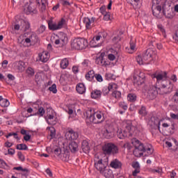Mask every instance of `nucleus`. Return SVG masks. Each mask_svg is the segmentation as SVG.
I'll use <instances>...</instances> for the list:
<instances>
[{
  "label": "nucleus",
  "mask_w": 178,
  "mask_h": 178,
  "mask_svg": "<svg viewBox=\"0 0 178 178\" xmlns=\"http://www.w3.org/2000/svg\"><path fill=\"white\" fill-rule=\"evenodd\" d=\"M104 136L106 138L109 140V139L112 138V137H113V133H112V131H111L108 129H106L104 131Z\"/></svg>",
  "instance_id": "39"
},
{
  "label": "nucleus",
  "mask_w": 178,
  "mask_h": 178,
  "mask_svg": "<svg viewBox=\"0 0 178 178\" xmlns=\"http://www.w3.org/2000/svg\"><path fill=\"white\" fill-rule=\"evenodd\" d=\"M16 148L17 149H19L20 151H27V149H29V147H27V145L26 144H23V143L17 145Z\"/></svg>",
  "instance_id": "38"
},
{
  "label": "nucleus",
  "mask_w": 178,
  "mask_h": 178,
  "mask_svg": "<svg viewBox=\"0 0 178 178\" xmlns=\"http://www.w3.org/2000/svg\"><path fill=\"white\" fill-rule=\"evenodd\" d=\"M39 59L41 62L45 63V62H48L49 59V56H48V52L43 51L42 54H39Z\"/></svg>",
  "instance_id": "24"
},
{
  "label": "nucleus",
  "mask_w": 178,
  "mask_h": 178,
  "mask_svg": "<svg viewBox=\"0 0 178 178\" xmlns=\"http://www.w3.org/2000/svg\"><path fill=\"white\" fill-rule=\"evenodd\" d=\"M123 32H120V34L114 36L112 39V42L114 45H115L116 48H120V44H119V42H120V40H122V38L120 35H122Z\"/></svg>",
  "instance_id": "15"
},
{
  "label": "nucleus",
  "mask_w": 178,
  "mask_h": 178,
  "mask_svg": "<svg viewBox=\"0 0 178 178\" xmlns=\"http://www.w3.org/2000/svg\"><path fill=\"white\" fill-rule=\"evenodd\" d=\"M65 138L69 140V141L77 140L79 138V132L73 130L72 128H67L66 129Z\"/></svg>",
  "instance_id": "8"
},
{
  "label": "nucleus",
  "mask_w": 178,
  "mask_h": 178,
  "mask_svg": "<svg viewBox=\"0 0 178 178\" xmlns=\"http://www.w3.org/2000/svg\"><path fill=\"white\" fill-rule=\"evenodd\" d=\"M143 60L146 62L147 64H149L152 60H156L158 59V56H156V51L149 48L145 50L143 54Z\"/></svg>",
  "instance_id": "4"
},
{
  "label": "nucleus",
  "mask_w": 178,
  "mask_h": 178,
  "mask_svg": "<svg viewBox=\"0 0 178 178\" xmlns=\"http://www.w3.org/2000/svg\"><path fill=\"white\" fill-rule=\"evenodd\" d=\"M154 79H156V83H160L161 87L159 88L160 95L170 94L173 91V85L172 81L168 80V72H161L159 74L154 75Z\"/></svg>",
  "instance_id": "1"
},
{
  "label": "nucleus",
  "mask_w": 178,
  "mask_h": 178,
  "mask_svg": "<svg viewBox=\"0 0 178 178\" xmlns=\"http://www.w3.org/2000/svg\"><path fill=\"white\" fill-rule=\"evenodd\" d=\"M163 16L166 19H173V8L169 3H163L162 4Z\"/></svg>",
  "instance_id": "5"
},
{
  "label": "nucleus",
  "mask_w": 178,
  "mask_h": 178,
  "mask_svg": "<svg viewBox=\"0 0 178 178\" xmlns=\"http://www.w3.org/2000/svg\"><path fill=\"white\" fill-rule=\"evenodd\" d=\"M47 129H49L50 131V140H52V138H55V137L56 136V129H55V127H47Z\"/></svg>",
  "instance_id": "36"
},
{
  "label": "nucleus",
  "mask_w": 178,
  "mask_h": 178,
  "mask_svg": "<svg viewBox=\"0 0 178 178\" xmlns=\"http://www.w3.org/2000/svg\"><path fill=\"white\" fill-rule=\"evenodd\" d=\"M24 12L26 15L37 14V5L34 3H31L26 8H24Z\"/></svg>",
  "instance_id": "11"
},
{
  "label": "nucleus",
  "mask_w": 178,
  "mask_h": 178,
  "mask_svg": "<svg viewBox=\"0 0 178 178\" xmlns=\"http://www.w3.org/2000/svg\"><path fill=\"white\" fill-rule=\"evenodd\" d=\"M65 23H66V20L65 19L62 18L60 19V21L58 22V23L57 24L58 30H60V29H62V27H63V24H65Z\"/></svg>",
  "instance_id": "49"
},
{
  "label": "nucleus",
  "mask_w": 178,
  "mask_h": 178,
  "mask_svg": "<svg viewBox=\"0 0 178 178\" xmlns=\"http://www.w3.org/2000/svg\"><path fill=\"white\" fill-rule=\"evenodd\" d=\"M111 143H105L102 146V149L104 155L109 156V152L111 151Z\"/></svg>",
  "instance_id": "21"
},
{
  "label": "nucleus",
  "mask_w": 178,
  "mask_h": 178,
  "mask_svg": "<svg viewBox=\"0 0 178 178\" xmlns=\"http://www.w3.org/2000/svg\"><path fill=\"white\" fill-rule=\"evenodd\" d=\"M15 65L17 66V69L19 72H24V66H26V63L22 60L16 61Z\"/></svg>",
  "instance_id": "26"
},
{
  "label": "nucleus",
  "mask_w": 178,
  "mask_h": 178,
  "mask_svg": "<svg viewBox=\"0 0 178 178\" xmlns=\"http://www.w3.org/2000/svg\"><path fill=\"white\" fill-rule=\"evenodd\" d=\"M112 96L114 97V98H115L116 99H118L120 98V97H122V93L120 92V91L113 90L112 92Z\"/></svg>",
  "instance_id": "46"
},
{
  "label": "nucleus",
  "mask_w": 178,
  "mask_h": 178,
  "mask_svg": "<svg viewBox=\"0 0 178 178\" xmlns=\"http://www.w3.org/2000/svg\"><path fill=\"white\" fill-rule=\"evenodd\" d=\"M58 37L59 40L61 42V47H63V45H66V44H67V36H66L65 33H60Z\"/></svg>",
  "instance_id": "22"
},
{
  "label": "nucleus",
  "mask_w": 178,
  "mask_h": 178,
  "mask_svg": "<svg viewBox=\"0 0 178 178\" xmlns=\"http://www.w3.org/2000/svg\"><path fill=\"white\" fill-rule=\"evenodd\" d=\"M107 88L109 90V91H112L113 88H116V84L115 83H110Z\"/></svg>",
  "instance_id": "63"
},
{
  "label": "nucleus",
  "mask_w": 178,
  "mask_h": 178,
  "mask_svg": "<svg viewBox=\"0 0 178 178\" xmlns=\"http://www.w3.org/2000/svg\"><path fill=\"white\" fill-rule=\"evenodd\" d=\"M29 38H31V42H33V44H37L38 41H40V38H38V36L37 35V33L34 32H30Z\"/></svg>",
  "instance_id": "27"
},
{
  "label": "nucleus",
  "mask_w": 178,
  "mask_h": 178,
  "mask_svg": "<svg viewBox=\"0 0 178 178\" xmlns=\"http://www.w3.org/2000/svg\"><path fill=\"white\" fill-rule=\"evenodd\" d=\"M117 154H119V147H118V145L111 143L110 146L109 156H111V155H117Z\"/></svg>",
  "instance_id": "19"
},
{
  "label": "nucleus",
  "mask_w": 178,
  "mask_h": 178,
  "mask_svg": "<svg viewBox=\"0 0 178 178\" xmlns=\"http://www.w3.org/2000/svg\"><path fill=\"white\" fill-rule=\"evenodd\" d=\"M9 100L6 99H3V97H2V96H0V105L1 106H2L3 108H8V106H9Z\"/></svg>",
  "instance_id": "32"
},
{
  "label": "nucleus",
  "mask_w": 178,
  "mask_h": 178,
  "mask_svg": "<svg viewBox=\"0 0 178 178\" xmlns=\"http://www.w3.org/2000/svg\"><path fill=\"white\" fill-rule=\"evenodd\" d=\"M95 22V17H92L91 19L89 17H84L83 18V23L86 25V29L87 30L91 29V24Z\"/></svg>",
  "instance_id": "13"
},
{
  "label": "nucleus",
  "mask_w": 178,
  "mask_h": 178,
  "mask_svg": "<svg viewBox=\"0 0 178 178\" xmlns=\"http://www.w3.org/2000/svg\"><path fill=\"white\" fill-rule=\"evenodd\" d=\"M131 166L134 169H140V163L138 161L133 162Z\"/></svg>",
  "instance_id": "57"
},
{
  "label": "nucleus",
  "mask_w": 178,
  "mask_h": 178,
  "mask_svg": "<svg viewBox=\"0 0 178 178\" xmlns=\"http://www.w3.org/2000/svg\"><path fill=\"white\" fill-rule=\"evenodd\" d=\"M45 114V109L43 108V107H40L38 110V112L33 114V116L35 115H40V116H44Z\"/></svg>",
  "instance_id": "41"
},
{
  "label": "nucleus",
  "mask_w": 178,
  "mask_h": 178,
  "mask_svg": "<svg viewBox=\"0 0 178 178\" xmlns=\"http://www.w3.org/2000/svg\"><path fill=\"white\" fill-rule=\"evenodd\" d=\"M131 144L135 147H137V145H140L141 143H140V140H138L137 138L132 139Z\"/></svg>",
  "instance_id": "53"
},
{
  "label": "nucleus",
  "mask_w": 178,
  "mask_h": 178,
  "mask_svg": "<svg viewBox=\"0 0 178 178\" xmlns=\"http://www.w3.org/2000/svg\"><path fill=\"white\" fill-rule=\"evenodd\" d=\"M69 66V60L67 58H63L60 63V67L61 69H66Z\"/></svg>",
  "instance_id": "35"
},
{
  "label": "nucleus",
  "mask_w": 178,
  "mask_h": 178,
  "mask_svg": "<svg viewBox=\"0 0 178 178\" xmlns=\"http://www.w3.org/2000/svg\"><path fill=\"white\" fill-rule=\"evenodd\" d=\"M135 148L143 153L147 152V154H145V156H148L154 154V148H152V145H147L146 146H144L143 143H140V145L135 147Z\"/></svg>",
  "instance_id": "6"
},
{
  "label": "nucleus",
  "mask_w": 178,
  "mask_h": 178,
  "mask_svg": "<svg viewBox=\"0 0 178 178\" xmlns=\"http://www.w3.org/2000/svg\"><path fill=\"white\" fill-rule=\"evenodd\" d=\"M122 127L124 130L118 129L117 131V137L120 140L126 138L128 136L131 137V136H137L138 134V129L137 127L133 126L131 121H125L122 124Z\"/></svg>",
  "instance_id": "2"
},
{
  "label": "nucleus",
  "mask_w": 178,
  "mask_h": 178,
  "mask_svg": "<svg viewBox=\"0 0 178 178\" xmlns=\"http://www.w3.org/2000/svg\"><path fill=\"white\" fill-rule=\"evenodd\" d=\"M127 99L129 102H136L137 101V95L135 93H129L127 95Z\"/></svg>",
  "instance_id": "34"
},
{
  "label": "nucleus",
  "mask_w": 178,
  "mask_h": 178,
  "mask_svg": "<svg viewBox=\"0 0 178 178\" xmlns=\"http://www.w3.org/2000/svg\"><path fill=\"white\" fill-rule=\"evenodd\" d=\"M115 58H116V57L112 54H110L108 55V59L109 60L113 61V60H115Z\"/></svg>",
  "instance_id": "64"
},
{
  "label": "nucleus",
  "mask_w": 178,
  "mask_h": 178,
  "mask_svg": "<svg viewBox=\"0 0 178 178\" xmlns=\"http://www.w3.org/2000/svg\"><path fill=\"white\" fill-rule=\"evenodd\" d=\"M136 61L138 63V65H144V63H147L146 61L144 60V56L143 57L141 56H138L136 57Z\"/></svg>",
  "instance_id": "44"
},
{
  "label": "nucleus",
  "mask_w": 178,
  "mask_h": 178,
  "mask_svg": "<svg viewBox=\"0 0 178 178\" xmlns=\"http://www.w3.org/2000/svg\"><path fill=\"white\" fill-rule=\"evenodd\" d=\"M144 83H145V74L143 72H140L137 80V84L138 86H142Z\"/></svg>",
  "instance_id": "25"
},
{
  "label": "nucleus",
  "mask_w": 178,
  "mask_h": 178,
  "mask_svg": "<svg viewBox=\"0 0 178 178\" xmlns=\"http://www.w3.org/2000/svg\"><path fill=\"white\" fill-rule=\"evenodd\" d=\"M159 88H160L156 87V86H150L147 90V98H149V99H155L158 94H161Z\"/></svg>",
  "instance_id": "7"
},
{
  "label": "nucleus",
  "mask_w": 178,
  "mask_h": 178,
  "mask_svg": "<svg viewBox=\"0 0 178 178\" xmlns=\"http://www.w3.org/2000/svg\"><path fill=\"white\" fill-rule=\"evenodd\" d=\"M133 154L134 156H136V158H140L143 156V155H144V153H143V152H141L140 150H138V149H136V148L134 149Z\"/></svg>",
  "instance_id": "40"
},
{
  "label": "nucleus",
  "mask_w": 178,
  "mask_h": 178,
  "mask_svg": "<svg viewBox=\"0 0 178 178\" xmlns=\"http://www.w3.org/2000/svg\"><path fill=\"white\" fill-rule=\"evenodd\" d=\"M119 105L120 108L124 109V111H127V104H126L124 102H120Z\"/></svg>",
  "instance_id": "61"
},
{
  "label": "nucleus",
  "mask_w": 178,
  "mask_h": 178,
  "mask_svg": "<svg viewBox=\"0 0 178 178\" xmlns=\"http://www.w3.org/2000/svg\"><path fill=\"white\" fill-rule=\"evenodd\" d=\"M49 30H51V31H56L58 30V26L56 24H54V21L52 19H49L47 21Z\"/></svg>",
  "instance_id": "28"
},
{
  "label": "nucleus",
  "mask_w": 178,
  "mask_h": 178,
  "mask_svg": "<svg viewBox=\"0 0 178 178\" xmlns=\"http://www.w3.org/2000/svg\"><path fill=\"white\" fill-rule=\"evenodd\" d=\"M22 23L24 24V31H27V30H29L31 27L30 26V22H27V21H25V20H22L21 21Z\"/></svg>",
  "instance_id": "47"
},
{
  "label": "nucleus",
  "mask_w": 178,
  "mask_h": 178,
  "mask_svg": "<svg viewBox=\"0 0 178 178\" xmlns=\"http://www.w3.org/2000/svg\"><path fill=\"white\" fill-rule=\"evenodd\" d=\"M55 116H54V113L47 114L46 120L48 124H51V126H55L56 124V120H55Z\"/></svg>",
  "instance_id": "16"
},
{
  "label": "nucleus",
  "mask_w": 178,
  "mask_h": 178,
  "mask_svg": "<svg viewBox=\"0 0 178 178\" xmlns=\"http://www.w3.org/2000/svg\"><path fill=\"white\" fill-rule=\"evenodd\" d=\"M106 164H104L102 163V159L99 160L97 163H95V168H96L97 170H99L100 173H104L106 169Z\"/></svg>",
  "instance_id": "12"
},
{
  "label": "nucleus",
  "mask_w": 178,
  "mask_h": 178,
  "mask_svg": "<svg viewBox=\"0 0 178 178\" xmlns=\"http://www.w3.org/2000/svg\"><path fill=\"white\" fill-rule=\"evenodd\" d=\"M102 93L104 95H108L109 94V90L108 89V87L103 88Z\"/></svg>",
  "instance_id": "62"
},
{
  "label": "nucleus",
  "mask_w": 178,
  "mask_h": 178,
  "mask_svg": "<svg viewBox=\"0 0 178 178\" xmlns=\"http://www.w3.org/2000/svg\"><path fill=\"white\" fill-rule=\"evenodd\" d=\"M104 15V20H106V22H108L109 20H111V13H106Z\"/></svg>",
  "instance_id": "55"
},
{
  "label": "nucleus",
  "mask_w": 178,
  "mask_h": 178,
  "mask_svg": "<svg viewBox=\"0 0 178 178\" xmlns=\"http://www.w3.org/2000/svg\"><path fill=\"white\" fill-rule=\"evenodd\" d=\"M139 115H141V116H147V108L145 106H142L141 108L138 110Z\"/></svg>",
  "instance_id": "37"
},
{
  "label": "nucleus",
  "mask_w": 178,
  "mask_h": 178,
  "mask_svg": "<svg viewBox=\"0 0 178 178\" xmlns=\"http://www.w3.org/2000/svg\"><path fill=\"white\" fill-rule=\"evenodd\" d=\"M69 149L74 154L79 151V145L75 141H71L69 143Z\"/></svg>",
  "instance_id": "17"
},
{
  "label": "nucleus",
  "mask_w": 178,
  "mask_h": 178,
  "mask_svg": "<svg viewBox=\"0 0 178 178\" xmlns=\"http://www.w3.org/2000/svg\"><path fill=\"white\" fill-rule=\"evenodd\" d=\"M95 77V74L94 70H90L86 74V79L89 81H92Z\"/></svg>",
  "instance_id": "31"
},
{
  "label": "nucleus",
  "mask_w": 178,
  "mask_h": 178,
  "mask_svg": "<svg viewBox=\"0 0 178 178\" xmlns=\"http://www.w3.org/2000/svg\"><path fill=\"white\" fill-rule=\"evenodd\" d=\"M26 72L29 77H33L35 73L34 72V69H33L31 67H28Z\"/></svg>",
  "instance_id": "42"
},
{
  "label": "nucleus",
  "mask_w": 178,
  "mask_h": 178,
  "mask_svg": "<svg viewBox=\"0 0 178 178\" xmlns=\"http://www.w3.org/2000/svg\"><path fill=\"white\" fill-rule=\"evenodd\" d=\"M81 148L83 152L85 154H88V152H90V143H88V141L87 140H83L81 143Z\"/></svg>",
  "instance_id": "20"
},
{
  "label": "nucleus",
  "mask_w": 178,
  "mask_h": 178,
  "mask_svg": "<svg viewBox=\"0 0 178 178\" xmlns=\"http://www.w3.org/2000/svg\"><path fill=\"white\" fill-rule=\"evenodd\" d=\"M83 116L91 122V118H94V111L91 109L87 110L83 113Z\"/></svg>",
  "instance_id": "29"
},
{
  "label": "nucleus",
  "mask_w": 178,
  "mask_h": 178,
  "mask_svg": "<svg viewBox=\"0 0 178 178\" xmlns=\"http://www.w3.org/2000/svg\"><path fill=\"white\" fill-rule=\"evenodd\" d=\"M76 90L79 94L86 93V85L83 83H79L76 86Z\"/></svg>",
  "instance_id": "23"
},
{
  "label": "nucleus",
  "mask_w": 178,
  "mask_h": 178,
  "mask_svg": "<svg viewBox=\"0 0 178 178\" xmlns=\"http://www.w3.org/2000/svg\"><path fill=\"white\" fill-rule=\"evenodd\" d=\"M128 3H130L131 5H138V2H140V0H127Z\"/></svg>",
  "instance_id": "58"
},
{
  "label": "nucleus",
  "mask_w": 178,
  "mask_h": 178,
  "mask_svg": "<svg viewBox=\"0 0 178 178\" xmlns=\"http://www.w3.org/2000/svg\"><path fill=\"white\" fill-rule=\"evenodd\" d=\"M83 67H88V65H90V60H84L81 63Z\"/></svg>",
  "instance_id": "60"
},
{
  "label": "nucleus",
  "mask_w": 178,
  "mask_h": 178,
  "mask_svg": "<svg viewBox=\"0 0 178 178\" xmlns=\"http://www.w3.org/2000/svg\"><path fill=\"white\" fill-rule=\"evenodd\" d=\"M60 158L61 161L66 162V161L69 159V151H67V149L63 150V152L61 153Z\"/></svg>",
  "instance_id": "33"
},
{
  "label": "nucleus",
  "mask_w": 178,
  "mask_h": 178,
  "mask_svg": "<svg viewBox=\"0 0 178 178\" xmlns=\"http://www.w3.org/2000/svg\"><path fill=\"white\" fill-rule=\"evenodd\" d=\"M54 153L55 154V155H56V156L60 157V155H62V149H60V147L56 146L54 150Z\"/></svg>",
  "instance_id": "45"
},
{
  "label": "nucleus",
  "mask_w": 178,
  "mask_h": 178,
  "mask_svg": "<svg viewBox=\"0 0 178 178\" xmlns=\"http://www.w3.org/2000/svg\"><path fill=\"white\" fill-rule=\"evenodd\" d=\"M72 49H77V51H82L88 47V42L87 40L81 38H77L73 40L71 43Z\"/></svg>",
  "instance_id": "3"
},
{
  "label": "nucleus",
  "mask_w": 178,
  "mask_h": 178,
  "mask_svg": "<svg viewBox=\"0 0 178 178\" xmlns=\"http://www.w3.org/2000/svg\"><path fill=\"white\" fill-rule=\"evenodd\" d=\"M165 1L163 0H152V5H155L156 6H162V3H163Z\"/></svg>",
  "instance_id": "50"
},
{
  "label": "nucleus",
  "mask_w": 178,
  "mask_h": 178,
  "mask_svg": "<svg viewBox=\"0 0 178 178\" xmlns=\"http://www.w3.org/2000/svg\"><path fill=\"white\" fill-rule=\"evenodd\" d=\"M17 156H18L19 159L22 162H24V161H25L24 155H23V153H22V152H18Z\"/></svg>",
  "instance_id": "56"
},
{
  "label": "nucleus",
  "mask_w": 178,
  "mask_h": 178,
  "mask_svg": "<svg viewBox=\"0 0 178 178\" xmlns=\"http://www.w3.org/2000/svg\"><path fill=\"white\" fill-rule=\"evenodd\" d=\"M104 120V114L102 112L95 113L93 111V117L90 118V122L95 124H99V123H102Z\"/></svg>",
  "instance_id": "10"
},
{
  "label": "nucleus",
  "mask_w": 178,
  "mask_h": 178,
  "mask_svg": "<svg viewBox=\"0 0 178 178\" xmlns=\"http://www.w3.org/2000/svg\"><path fill=\"white\" fill-rule=\"evenodd\" d=\"M49 91L53 92V94H56L58 90L56 89V84L54 83L49 88Z\"/></svg>",
  "instance_id": "51"
},
{
  "label": "nucleus",
  "mask_w": 178,
  "mask_h": 178,
  "mask_svg": "<svg viewBox=\"0 0 178 178\" xmlns=\"http://www.w3.org/2000/svg\"><path fill=\"white\" fill-rule=\"evenodd\" d=\"M95 77L97 81H99V83H102V81H104V79L102 78V76L99 74H96Z\"/></svg>",
  "instance_id": "54"
},
{
  "label": "nucleus",
  "mask_w": 178,
  "mask_h": 178,
  "mask_svg": "<svg viewBox=\"0 0 178 178\" xmlns=\"http://www.w3.org/2000/svg\"><path fill=\"white\" fill-rule=\"evenodd\" d=\"M36 3L40 7L41 12H45L48 1L47 0H36Z\"/></svg>",
  "instance_id": "18"
},
{
  "label": "nucleus",
  "mask_w": 178,
  "mask_h": 178,
  "mask_svg": "<svg viewBox=\"0 0 178 178\" xmlns=\"http://www.w3.org/2000/svg\"><path fill=\"white\" fill-rule=\"evenodd\" d=\"M12 136H14V138H15V140H20V138L17 136V133L16 132L9 133L8 135L6 136V138H9V137H12Z\"/></svg>",
  "instance_id": "48"
},
{
  "label": "nucleus",
  "mask_w": 178,
  "mask_h": 178,
  "mask_svg": "<svg viewBox=\"0 0 178 178\" xmlns=\"http://www.w3.org/2000/svg\"><path fill=\"white\" fill-rule=\"evenodd\" d=\"M102 94V92L101 90H93L91 92V98H93V99H97V98H101V95Z\"/></svg>",
  "instance_id": "30"
},
{
  "label": "nucleus",
  "mask_w": 178,
  "mask_h": 178,
  "mask_svg": "<svg viewBox=\"0 0 178 178\" xmlns=\"http://www.w3.org/2000/svg\"><path fill=\"white\" fill-rule=\"evenodd\" d=\"M103 63H104V56L102 55L96 58L95 59L96 65H102Z\"/></svg>",
  "instance_id": "43"
},
{
  "label": "nucleus",
  "mask_w": 178,
  "mask_h": 178,
  "mask_svg": "<svg viewBox=\"0 0 178 178\" xmlns=\"http://www.w3.org/2000/svg\"><path fill=\"white\" fill-rule=\"evenodd\" d=\"M130 44V49L131 51H129V54H133V52H134V49H136V44L132 42L131 40L129 42Z\"/></svg>",
  "instance_id": "52"
},
{
  "label": "nucleus",
  "mask_w": 178,
  "mask_h": 178,
  "mask_svg": "<svg viewBox=\"0 0 178 178\" xmlns=\"http://www.w3.org/2000/svg\"><path fill=\"white\" fill-rule=\"evenodd\" d=\"M111 168H113V169H122V166H123V164L119 159H115L113 160L110 163Z\"/></svg>",
  "instance_id": "14"
},
{
  "label": "nucleus",
  "mask_w": 178,
  "mask_h": 178,
  "mask_svg": "<svg viewBox=\"0 0 178 178\" xmlns=\"http://www.w3.org/2000/svg\"><path fill=\"white\" fill-rule=\"evenodd\" d=\"M172 100L174 101V102L175 104H177V102H178V90L176 91V92L173 95Z\"/></svg>",
  "instance_id": "59"
},
{
  "label": "nucleus",
  "mask_w": 178,
  "mask_h": 178,
  "mask_svg": "<svg viewBox=\"0 0 178 178\" xmlns=\"http://www.w3.org/2000/svg\"><path fill=\"white\" fill-rule=\"evenodd\" d=\"M152 12L153 16L157 19H162V17H163V10H162V6L152 5Z\"/></svg>",
  "instance_id": "9"
}]
</instances>
